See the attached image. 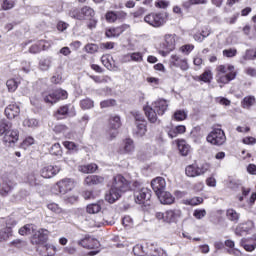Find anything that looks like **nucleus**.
<instances>
[{"instance_id": "32", "label": "nucleus", "mask_w": 256, "mask_h": 256, "mask_svg": "<svg viewBox=\"0 0 256 256\" xmlns=\"http://www.w3.org/2000/svg\"><path fill=\"white\" fill-rule=\"evenodd\" d=\"M226 217L228 221H232L233 223H238L241 217V214H239L237 210L233 208H229L226 210Z\"/></svg>"}, {"instance_id": "30", "label": "nucleus", "mask_w": 256, "mask_h": 256, "mask_svg": "<svg viewBox=\"0 0 256 256\" xmlns=\"http://www.w3.org/2000/svg\"><path fill=\"white\" fill-rule=\"evenodd\" d=\"M41 177L42 176H39V174H37L35 172H31L27 176V183H29V185H31V187H37V186L41 185Z\"/></svg>"}, {"instance_id": "8", "label": "nucleus", "mask_w": 256, "mask_h": 256, "mask_svg": "<svg viewBox=\"0 0 256 256\" xmlns=\"http://www.w3.org/2000/svg\"><path fill=\"white\" fill-rule=\"evenodd\" d=\"M75 187V182L71 178H65L57 182L55 188L59 190L60 195H65L69 193Z\"/></svg>"}, {"instance_id": "12", "label": "nucleus", "mask_w": 256, "mask_h": 256, "mask_svg": "<svg viewBox=\"0 0 256 256\" xmlns=\"http://www.w3.org/2000/svg\"><path fill=\"white\" fill-rule=\"evenodd\" d=\"M78 244L84 249H99V247H101L99 240L91 236H86L85 238L81 239Z\"/></svg>"}, {"instance_id": "13", "label": "nucleus", "mask_w": 256, "mask_h": 256, "mask_svg": "<svg viewBox=\"0 0 256 256\" xmlns=\"http://www.w3.org/2000/svg\"><path fill=\"white\" fill-rule=\"evenodd\" d=\"M170 67H179L181 71H187L189 69V63L185 58H181L177 55H172L170 58Z\"/></svg>"}, {"instance_id": "35", "label": "nucleus", "mask_w": 256, "mask_h": 256, "mask_svg": "<svg viewBox=\"0 0 256 256\" xmlns=\"http://www.w3.org/2000/svg\"><path fill=\"white\" fill-rule=\"evenodd\" d=\"M256 99L255 96H246L241 101V107L243 109H251L255 105Z\"/></svg>"}, {"instance_id": "47", "label": "nucleus", "mask_w": 256, "mask_h": 256, "mask_svg": "<svg viewBox=\"0 0 256 256\" xmlns=\"http://www.w3.org/2000/svg\"><path fill=\"white\" fill-rule=\"evenodd\" d=\"M33 224H26L22 228L19 229V235H31L33 233Z\"/></svg>"}, {"instance_id": "48", "label": "nucleus", "mask_w": 256, "mask_h": 256, "mask_svg": "<svg viewBox=\"0 0 256 256\" xmlns=\"http://www.w3.org/2000/svg\"><path fill=\"white\" fill-rule=\"evenodd\" d=\"M211 79H213V74H211V70H206L199 76V80L203 81L204 83H211Z\"/></svg>"}, {"instance_id": "36", "label": "nucleus", "mask_w": 256, "mask_h": 256, "mask_svg": "<svg viewBox=\"0 0 256 256\" xmlns=\"http://www.w3.org/2000/svg\"><path fill=\"white\" fill-rule=\"evenodd\" d=\"M240 246L243 247V249H245V251L248 253H251L256 249V242L254 241L252 244H249V239L242 238L240 241Z\"/></svg>"}, {"instance_id": "3", "label": "nucleus", "mask_w": 256, "mask_h": 256, "mask_svg": "<svg viewBox=\"0 0 256 256\" xmlns=\"http://www.w3.org/2000/svg\"><path fill=\"white\" fill-rule=\"evenodd\" d=\"M72 19H78V21H83L84 19H93L95 17V10L89 6H84L81 9H73L69 13Z\"/></svg>"}, {"instance_id": "14", "label": "nucleus", "mask_w": 256, "mask_h": 256, "mask_svg": "<svg viewBox=\"0 0 256 256\" xmlns=\"http://www.w3.org/2000/svg\"><path fill=\"white\" fill-rule=\"evenodd\" d=\"M206 172L207 168L205 166L199 167L197 164L189 165L185 169L187 177H199V175H203Z\"/></svg>"}, {"instance_id": "5", "label": "nucleus", "mask_w": 256, "mask_h": 256, "mask_svg": "<svg viewBox=\"0 0 256 256\" xmlns=\"http://www.w3.org/2000/svg\"><path fill=\"white\" fill-rule=\"evenodd\" d=\"M145 23L156 29L167 23V17L163 13H150L144 17Z\"/></svg>"}, {"instance_id": "27", "label": "nucleus", "mask_w": 256, "mask_h": 256, "mask_svg": "<svg viewBox=\"0 0 256 256\" xmlns=\"http://www.w3.org/2000/svg\"><path fill=\"white\" fill-rule=\"evenodd\" d=\"M133 254L135 256L157 255L156 253L154 254L152 252L147 251L146 244L145 245L136 244L133 247Z\"/></svg>"}, {"instance_id": "29", "label": "nucleus", "mask_w": 256, "mask_h": 256, "mask_svg": "<svg viewBox=\"0 0 256 256\" xmlns=\"http://www.w3.org/2000/svg\"><path fill=\"white\" fill-rule=\"evenodd\" d=\"M70 109H71V104L60 106L55 112L54 117H56V119H65V117L69 115Z\"/></svg>"}, {"instance_id": "52", "label": "nucleus", "mask_w": 256, "mask_h": 256, "mask_svg": "<svg viewBox=\"0 0 256 256\" xmlns=\"http://www.w3.org/2000/svg\"><path fill=\"white\" fill-rule=\"evenodd\" d=\"M128 56L130 57L131 61L136 63H141V61H143V53L141 52H133L128 54Z\"/></svg>"}, {"instance_id": "31", "label": "nucleus", "mask_w": 256, "mask_h": 256, "mask_svg": "<svg viewBox=\"0 0 256 256\" xmlns=\"http://www.w3.org/2000/svg\"><path fill=\"white\" fill-rule=\"evenodd\" d=\"M178 151L180 155L187 157L189 155V151H191V146H189L185 140H180L178 141Z\"/></svg>"}, {"instance_id": "21", "label": "nucleus", "mask_w": 256, "mask_h": 256, "mask_svg": "<svg viewBox=\"0 0 256 256\" xmlns=\"http://www.w3.org/2000/svg\"><path fill=\"white\" fill-rule=\"evenodd\" d=\"M122 195H123L122 192H120L118 189L113 188V186H111L110 190L105 194V200L108 203L113 204L116 201H119Z\"/></svg>"}, {"instance_id": "24", "label": "nucleus", "mask_w": 256, "mask_h": 256, "mask_svg": "<svg viewBox=\"0 0 256 256\" xmlns=\"http://www.w3.org/2000/svg\"><path fill=\"white\" fill-rule=\"evenodd\" d=\"M157 197L162 205H173V203H175V197H173V194L165 190L160 192Z\"/></svg>"}, {"instance_id": "22", "label": "nucleus", "mask_w": 256, "mask_h": 256, "mask_svg": "<svg viewBox=\"0 0 256 256\" xmlns=\"http://www.w3.org/2000/svg\"><path fill=\"white\" fill-rule=\"evenodd\" d=\"M4 113L7 119H15V117H19L21 108L17 104H10L5 108Z\"/></svg>"}, {"instance_id": "64", "label": "nucleus", "mask_w": 256, "mask_h": 256, "mask_svg": "<svg viewBox=\"0 0 256 256\" xmlns=\"http://www.w3.org/2000/svg\"><path fill=\"white\" fill-rule=\"evenodd\" d=\"M124 227H133V218L131 216H124L122 219Z\"/></svg>"}, {"instance_id": "37", "label": "nucleus", "mask_w": 256, "mask_h": 256, "mask_svg": "<svg viewBox=\"0 0 256 256\" xmlns=\"http://www.w3.org/2000/svg\"><path fill=\"white\" fill-rule=\"evenodd\" d=\"M135 151V143L131 138H126L123 142V153H133Z\"/></svg>"}, {"instance_id": "18", "label": "nucleus", "mask_w": 256, "mask_h": 256, "mask_svg": "<svg viewBox=\"0 0 256 256\" xmlns=\"http://www.w3.org/2000/svg\"><path fill=\"white\" fill-rule=\"evenodd\" d=\"M59 171H61L60 167L53 166V165H48V166H44L41 169L40 175L44 179H51V177H55V175H57V173H59Z\"/></svg>"}, {"instance_id": "57", "label": "nucleus", "mask_w": 256, "mask_h": 256, "mask_svg": "<svg viewBox=\"0 0 256 256\" xmlns=\"http://www.w3.org/2000/svg\"><path fill=\"white\" fill-rule=\"evenodd\" d=\"M203 3H205V0H188L183 3V7H185V9H189L191 5H201Z\"/></svg>"}, {"instance_id": "49", "label": "nucleus", "mask_w": 256, "mask_h": 256, "mask_svg": "<svg viewBox=\"0 0 256 256\" xmlns=\"http://www.w3.org/2000/svg\"><path fill=\"white\" fill-rule=\"evenodd\" d=\"M87 213H90V215H95V213H99L101 211V205L95 203V204H90L86 208Z\"/></svg>"}, {"instance_id": "28", "label": "nucleus", "mask_w": 256, "mask_h": 256, "mask_svg": "<svg viewBox=\"0 0 256 256\" xmlns=\"http://www.w3.org/2000/svg\"><path fill=\"white\" fill-rule=\"evenodd\" d=\"M144 113L150 123H157V111L154 110L153 106H145Z\"/></svg>"}, {"instance_id": "43", "label": "nucleus", "mask_w": 256, "mask_h": 256, "mask_svg": "<svg viewBox=\"0 0 256 256\" xmlns=\"http://www.w3.org/2000/svg\"><path fill=\"white\" fill-rule=\"evenodd\" d=\"M94 106H95V102H93V100H91L90 98H85L80 101V107L84 111L87 109H93Z\"/></svg>"}, {"instance_id": "19", "label": "nucleus", "mask_w": 256, "mask_h": 256, "mask_svg": "<svg viewBox=\"0 0 256 256\" xmlns=\"http://www.w3.org/2000/svg\"><path fill=\"white\" fill-rule=\"evenodd\" d=\"M228 73L218 75V83L227 84L230 81H233L235 77H237V73H235V66L228 65Z\"/></svg>"}, {"instance_id": "6", "label": "nucleus", "mask_w": 256, "mask_h": 256, "mask_svg": "<svg viewBox=\"0 0 256 256\" xmlns=\"http://www.w3.org/2000/svg\"><path fill=\"white\" fill-rule=\"evenodd\" d=\"M206 140L211 145H223L225 141H227V137L225 136V132L221 128L213 129L207 136Z\"/></svg>"}, {"instance_id": "56", "label": "nucleus", "mask_w": 256, "mask_h": 256, "mask_svg": "<svg viewBox=\"0 0 256 256\" xmlns=\"http://www.w3.org/2000/svg\"><path fill=\"white\" fill-rule=\"evenodd\" d=\"M105 17L108 23H115V21H117V14L115 11H108Z\"/></svg>"}, {"instance_id": "9", "label": "nucleus", "mask_w": 256, "mask_h": 256, "mask_svg": "<svg viewBox=\"0 0 256 256\" xmlns=\"http://www.w3.org/2000/svg\"><path fill=\"white\" fill-rule=\"evenodd\" d=\"M48 239H49V230L40 229L33 234L31 238V243L32 245H43V243H47Z\"/></svg>"}, {"instance_id": "50", "label": "nucleus", "mask_w": 256, "mask_h": 256, "mask_svg": "<svg viewBox=\"0 0 256 256\" xmlns=\"http://www.w3.org/2000/svg\"><path fill=\"white\" fill-rule=\"evenodd\" d=\"M131 115L133 116V118L135 120V124L147 122V120H145V116H143V114H141L138 111L131 112Z\"/></svg>"}, {"instance_id": "40", "label": "nucleus", "mask_w": 256, "mask_h": 256, "mask_svg": "<svg viewBox=\"0 0 256 256\" xmlns=\"http://www.w3.org/2000/svg\"><path fill=\"white\" fill-rule=\"evenodd\" d=\"M23 127H28L30 129H34V127H39V120L35 118H26L22 122Z\"/></svg>"}, {"instance_id": "46", "label": "nucleus", "mask_w": 256, "mask_h": 256, "mask_svg": "<svg viewBox=\"0 0 256 256\" xmlns=\"http://www.w3.org/2000/svg\"><path fill=\"white\" fill-rule=\"evenodd\" d=\"M7 89L10 93H15L17 91V87H19V83L15 81V79H9L6 82Z\"/></svg>"}, {"instance_id": "7", "label": "nucleus", "mask_w": 256, "mask_h": 256, "mask_svg": "<svg viewBox=\"0 0 256 256\" xmlns=\"http://www.w3.org/2000/svg\"><path fill=\"white\" fill-rule=\"evenodd\" d=\"M133 187V182L127 181L123 175L118 174L113 178L112 188L117 189L120 193H125Z\"/></svg>"}, {"instance_id": "16", "label": "nucleus", "mask_w": 256, "mask_h": 256, "mask_svg": "<svg viewBox=\"0 0 256 256\" xmlns=\"http://www.w3.org/2000/svg\"><path fill=\"white\" fill-rule=\"evenodd\" d=\"M255 227L253 221L248 220L247 222L240 223L235 230V234L238 237H243V235H248V233Z\"/></svg>"}, {"instance_id": "42", "label": "nucleus", "mask_w": 256, "mask_h": 256, "mask_svg": "<svg viewBox=\"0 0 256 256\" xmlns=\"http://www.w3.org/2000/svg\"><path fill=\"white\" fill-rule=\"evenodd\" d=\"M97 169H99V166L95 163H91L81 166L80 171H82V173H95Z\"/></svg>"}, {"instance_id": "62", "label": "nucleus", "mask_w": 256, "mask_h": 256, "mask_svg": "<svg viewBox=\"0 0 256 256\" xmlns=\"http://www.w3.org/2000/svg\"><path fill=\"white\" fill-rule=\"evenodd\" d=\"M223 55L224 57H228V58L235 57L237 55V49L235 48L225 49L223 50Z\"/></svg>"}, {"instance_id": "44", "label": "nucleus", "mask_w": 256, "mask_h": 256, "mask_svg": "<svg viewBox=\"0 0 256 256\" xmlns=\"http://www.w3.org/2000/svg\"><path fill=\"white\" fill-rule=\"evenodd\" d=\"M13 236V231L9 230V228H3L0 230V243L3 241H7L9 237Z\"/></svg>"}, {"instance_id": "15", "label": "nucleus", "mask_w": 256, "mask_h": 256, "mask_svg": "<svg viewBox=\"0 0 256 256\" xmlns=\"http://www.w3.org/2000/svg\"><path fill=\"white\" fill-rule=\"evenodd\" d=\"M181 215V209H169L165 212V223H177L181 219Z\"/></svg>"}, {"instance_id": "59", "label": "nucleus", "mask_w": 256, "mask_h": 256, "mask_svg": "<svg viewBox=\"0 0 256 256\" xmlns=\"http://www.w3.org/2000/svg\"><path fill=\"white\" fill-rule=\"evenodd\" d=\"M15 225H17V220L12 218V217H8L6 219V227L5 229H9L10 231H13V227H15Z\"/></svg>"}, {"instance_id": "23", "label": "nucleus", "mask_w": 256, "mask_h": 256, "mask_svg": "<svg viewBox=\"0 0 256 256\" xmlns=\"http://www.w3.org/2000/svg\"><path fill=\"white\" fill-rule=\"evenodd\" d=\"M129 29V25L124 24L121 26H118L116 28H110L106 30V37L111 38V37H119L122 35V33H125Z\"/></svg>"}, {"instance_id": "61", "label": "nucleus", "mask_w": 256, "mask_h": 256, "mask_svg": "<svg viewBox=\"0 0 256 256\" xmlns=\"http://www.w3.org/2000/svg\"><path fill=\"white\" fill-rule=\"evenodd\" d=\"M207 215V211L205 209H196L194 210L193 216L195 219H203Z\"/></svg>"}, {"instance_id": "45", "label": "nucleus", "mask_w": 256, "mask_h": 256, "mask_svg": "<svg viewBox=\"0 0 256 256\" xmlns=\"http://www.w3.org/2000/svg\"><path fill=\"white\" fill-rule=\"evenodd\" d=\"M51 67V58H43L39 61V68L41 71H49Z\"/></svg>"}, {"instance_id": "20", "label": "nucleus", "mask_w": 256, "mask_h": 256, "mask_svg": "<svg viewBox=\"0 0 256 256\" xmlns=\"http://www.w3.org/2000/svg\"><path fill=\"white\" fill-rule=\"evenodd\" d=\"M121 127V117L112 116L110 118V137L111 139H115L117 137V129Z\"/></svg>"}, {"instance_id": "63", "label": "nucleus", "mask_w": 256, "mask_h": 256, "mask_svg": "<svg viewBox=\"0 0 256 256\" xmlns=\"http://www.w3.org/2000/svg\"><path fill=\"white\" fill-rule=\"evenodd\" d=\"M63 145L66 149H68V151H77V144H75V142L64 141Z\"/></svg>"}, {"instance_id": "41", "label": "nucleus", "mask_w": 256, "mask_h": 256, "mask_svg": "<svg viewBox=\"0 0 256 256\" xmlns=\"http://www.w3.org/2000/svg\"><path fill=\"white\" fill-rule=\"evenodd\" d=\"M174 121H185L187 119V111L185 110H176L172 116Z\"/></svg>"}, {"instance_id": "60", "label": "nucleus", "mask_w": 256, "mask_h": 256, "mask_svg": "<svg viewBox=\"0 0 256 256\" xmlns=\"http://www.w3.org/2000/svg\"><path fill=\"white\" fill-rule=\"evenodd\" d=\"M195 49V46L193 44H186L180 47V51L184 53V55H189L191 51Z\"/></svg>"}, {"instance_id": "1", "label": "nucleus", "mask_w": 256, "mask_h": 256, "mask_svg": "<svg viewBox=\"0 0 256 256\" xmlns=\"http://www.w3.org/2000/svg\"><path fill=\"white\" fill-rule=\"evenodd\" d=\"M134 191L135 203L138 205H147V201H151V190L147 187H143V184L139 181H132V187Z\"/></svg>"}, {"instance_id": "4", "label": "nucleus", "mask_w": 256, "mask_h": 256, "mask_svg": "<svg viewBox=\"0 0 256 256\" xmlns=\"http://www.w3.org/2000/svg\"><path fill=\"white\" fill-rule=\"evenodd\" d=\"M175 37H176L175 34H166L164 36V42L160 44V49H159L160 55H162L163 57H167V55L171 51H174L175 45H176Z\"/></svg>"}, {"instance_id": "34", "label": "nucleus", "mask_w": 256, "mask_h": 256, "mask_svg": "<svg viewBox=\"0 0 256 256\" xmlns=\"http://www.w3.org/2000/svg\"><path fill=\"white\" fill-rule=\"evenodd\" d=\"M136 128H134V135L136 137H143L145 133H147V122H141L135 124Z\"/></svg>"}, {"instance_id": "51", "label": "nucleus", "mask_w": 256, "mask_h": 256, "mask_svg": "<svg viewBox=\"0 0 256 256\" xmlns=\"http://www.w3.org/2000/svg\"><path fill=\"white\" fill-rule=\"evenodd\" d=\"M244 61H255V50L247 49L243 55Z\"/></svg>"}, {"instance_id": "10", "label": "nucleus", "mask_w": 256, "mask_h": 256, "mask_svg": "<svg viewBox=\"0 0 256 256\" xmlns=\"http://www.w3.org/2000/svg\"><path fill=\"white\" fill-rule=\"evenodd\" d=\"M19 141V130H7L4 134L3 142L5 143L6 147H14L15 144Z\"/></svg>"}, {"instance_id": "53", "label": "nucleus", "mask_w": 256, "mask_h": 256, "mask_svg": "<svg viewBox=\"0 0 256 256\" xmlns=\"http://www.w3.org/2000/svg\"><path fill=\"white\" fill-rule=\"evenodd\" d=\"M50 153L51 155H62L63 150L61 149V144L59 143H55L54 145H52L51 149H50Z\"/></svg>"}, {"instance_id": "17", "label": "nucleus", "mask_w": 256, "mask_h": 256, "mask_svg": "<svg viewBox=\"0 0 256 256\" xmlns=\"http://www.w3.org/2000/svg\"><path fill=\"white\" fill-rule=\"evenodd\" d=\"M151 187L158 196L161 194L163 191H165V187H167V183L165 182V179L163 177H157L151 181Z\"/></svg>"}, {"instance_id": "2", "label": "nucleus", "mask_w": 256, "mask_h": 256, "mask_svg": "<svg viewBox=\"0 0 256 256\" xmlns=\"http://www.w3.org/2000/svg\"><path fill=\"white\" fill-rule=\"evenodd\" d=\"M68 96L67 91L63 89H56L42 94L44 103H48V105H55L58 101L67 99Z\"/></svg>"}, {"instance_id": "55", "label": "nucleus", "mask_w": 256, "mask_h": 256, "mask_svg": "<svg viewBox=\"0 0 256 256\" xmlns=\"http://www.w3.org/2000/svg\"><path fill=\"white\" fill-rule=\"evenodd\" d=\"M117 102L114 99L104 100L100 103L101 109H107V107H115Z\"/></svg>"}, {"instance_id": "33", "label": "nucleus", "mask_w": 256, "mask_h": 256, "mask_svg": "<svg viewBox=\"0 0 256 256\" xmlns=\"http://www.w3.org/2000/svg\"><path fill=\"white\" fill-rule=\"evenodd\" d=\"M41 51H45V40H39L29 48V53H32L33 55L41 53Z\"/></svg>"}, {"instance_id": "26", "label": "nucleus", "mask_w": 256, "mask_h": 256, "mask_svg": "<svg viewBox=\"0 0 256 256\" xmlns=\"http://www.w3.org/2000/svg\"><path fill=\"white\" fill-rule=\"evenodd\" d=\"M86 185H103L105 183V178L99 175H90L85 178Z\"/></svg>"}, {"instance_id": "39", "label": "nucleus", "mask_w": 256, "mask_h": 256, "mask_svg": "<svg viewBox=\"0 0 256 256\" xmlns=\"http://www.w3.org/2000/svg\"><path fill=\"white\" fill-rule=\"evenodd\" d=\"M13 183L9 182V183H3L2 188L0 189V195L2 197H7V195H9L12 191H13Z\"/></svg>"}, {"instance_id": "54", "label": "nucleus", "mask_w": 256, "mask_h": 256, "mask_svg": "<svg viewBox=\"0 0 256 256\" xmlns=\"http://www.w3.org/2000/svg\"><path fill=\"white\" fill-rule=\"evenodd\" d=\"M44 251H46L47 256H53L57 253V248L51 244H46L43 246Z\"/></svg>"}, {"instance_id": "11", "label": "nucleus", "mask_w": 256, "mask_h": 256, "mask_svg": "<svg viewBox=\"0 0 256 256\" xmlns=\"http://www.w3.org/2000/svg\"><path fill=\"white\" fill-rule=\"evenodd\" d=\"M151 107L157 112V115L163 116L169 109V102L166 99L159 98L152 103Z\"/></svg>"}, {"instance_id": "58", "label": "nucleus", "mask_w": 256, "mask_h": 256, "mask_svg": "<svg viewBox=\"0 0 256 256\" xmlns=\"http://www.w3.org/2000/svg\"><path fill=\"white\" fill-rule=\"evenodd\" d=\"M85 51L90 54L97 53V51H99V46L93 43L87 44L85 46Z\"/></svg>"}, {"instance_id": "25", "label": "nucleus", "mask_w": 256, "mask_h": 256, "mask_svg": "<svg viewBox=\"0 0 256 256\" xmlns=\"http://www.w3.org/2000/svg\"><path fill=\"white\" fill-rule=\"evenodd\" d=\"M146 251L156 254L147 256H167V253L165 252V250H163V248H160L159 246H157V244L151 242L146 243Z\"/></svg>"}, {"instance_id": "38", "label": "nucleus", "mask_w": 256, "mask_h": 256, "mask_svg": "<svg viewBox=\"0 0 256 256\" xmlns=\"http://www.w3.org/2000/svg\"><path fill=\"white\" fill-rule=\"evenodd\" d=\"M11 127H13V125L9 122V120L1 119L0 120V137L5 135V133L9 131V129H11Z\"/></svg>"}]
</instances>
